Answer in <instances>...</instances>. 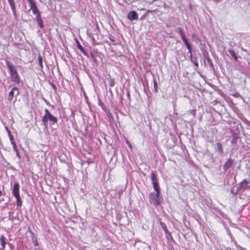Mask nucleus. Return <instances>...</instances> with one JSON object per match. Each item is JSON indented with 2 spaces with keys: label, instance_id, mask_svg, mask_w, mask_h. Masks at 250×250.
<instances>
[{
  "label": "nucleus",
  "instance_id": "obj_4",
  "mask_svg": "<svg viewBox=\"0 0 250 250\" xmlns=\"http://www.w3.org/2000/svg\"><path fill=\"white\" fill-rule=\"evenodd\" d=\"M160 192H157L155 193H151L150 194L149 198L150 202L155 206H157L160 204V201L159 199Z\"/></svg>",
  "mask_w": 250,
  "mask_h": 250
},
{
  "label": "nucleus",
  "instance_id": "obj_15",
  "mask_svg": "<svg viewBox=\"0 0 250 250\" xmlns=\"http://www.w3.org/2000/svg\"><path fill=\"white\" fill-rule=\"evenodd\" d=\"M38 61H39V64L40 66V69H42L43 68V64H42V58L41 55H39L38 57Z\"/></svg>",
  "mask_w": 250,
  "mask_h": 250
},
{
  "label": "nucleus",
  "instance_id": "obj_5",
  "mask_svg": "<svg viewBox=\"0 0 250 250\" xmlns=\"http://www.w3.org/2000/svg\"><path fill=\"white\" fill-rule=\"evenodd\" d=\"M19 94V92L18 88L16 87H14L9 93L8 97V100L11 101L13 99L14 96L18 95Z\"/></svg>",
  "mask_w": 250,
  "mask_h": 250
},
{
  "label": "nucleus",
  "instance_id": "obj_8",
  "mask_svg": "<svg viewBox=\"0 0 250 250\" xmlns=\"http://www.w3.org/2000/svg\"><path fill=\"white\" fill-rule=\"evenodd\" d=\"M234 164V161L231 159H229L225 162L223 165V169L224 170H227L229 168H230Z\"/></svg>",
  "mask_w": 250,
  "mask_h": 250
},
{
  "label": "nucleus",
  "instance_id": "obj_29",
  "mask_svg": "<svg viewBox=\"0 0 250 250\" xmlns=\"http://www.w3.org/2000/svg\"><path fill=\"white\" fill-rule=\"evenodd\" d=\"M193 63H194V64H195V65L196 66H198V62H193Z\"/></svg>",
  "mask_w": 250,
  "mask_h": 250
},
{
  "label": "nucleus",
  "instance_id": "obj_20",
  "mask_svg": "<svg viewBox=\"0 0 250 250\" xmlns=\"http://www.w3.org/2000/svg\"><path fill=\"white\" fill-rule=\"evenodd\" d=\"M151 179L152 180V183L153 182H157L156 175L154 172H152V173L151 174Z\"/></svg>",
  "mask_w": 250,
  "mask_h": 250
},
{
  "label": "nucleus",
  "instance_id": "obj_16",
  "mask_svg": "<svg viewBox=\"0 0 250 250\" xmlns=\"http://www.w3.org/2000/svg\"><path fill=\"white\" fill-rule=\"evenodd\" d=\"M0 242H1V246L3 248H5L6 243L5 241V237L3 235H1L0 238Z\"/></svg>",
  "mask_w": 250,
  "mask_h": 250
},
{
  "label": "nucleus",
  "instance_id": "obj_2",
  "mask_svg": "<svg viewBox=\"0 0 250 250\" xmlns=\"http://www.w3.org/2000/svg\"><path fill=\"white\" fill-rule=\"evenodd\" d=\"M45 115L42 118V122L45 126H47L48 120L52 122L53 124H56L58 122L57 118L54 116L46 108L44 109Z\"/></svg>",
  "mask_w": 250,
  "mask_h": 250
},
{
  "label": "nucleus",
  "instance_id": "obj_27",
  "mask_svg": "<svg viewBox=\"0 0 250 250\" xmlns=\"http://www.w3.org/2000/svg\"><path fill=\"white\" fill-rule=\"evenodd\" d=\"M161 225L162 226V228L166 231L167 230L166 226L162 223H161Z\"/></svg>",
  "mask_w": 250,
  "mask_h": 250
},
{
  "label": "nucleus",
  "instance_id": "obj_19",
  "mask_svg": "<svg viewBox=\"0 0 250 250\" xmlns=\"http://www.w3.org/2000/svg\"><path fill=\"white\" fill-rule=\"evenodd\" d=\"M7 131H8V135H9V139L10 140V141H11V144H12V142H15L14 141V138H13V135L11 134L10 131L7 128H6Z\"/></svg>",
  "mask_w": 250,
  "mask_h": 250
},
{
  "label": "nucleus",
  "instance_id": "obj_13",
  "mask_svg": "<svg viewBox=\"0 0 250 250\" xmlns=\"http://www.w3.org/2000/svg\"><path fill=\"white\" fill-rule=\"evenodd\" d=\"M183 41L184 43H185V45L186 46V47L188 49L189 53H191V46H190V44H189V43L188 42L187 39H186L184 40Z\"/></svg>",
  "mask_w": 250,
  "mask_h": 250
},
{
  "label": "nucleus",
  "instance_id": "obj_26",
  "mask_svg": "<svg viewBox=\"0 0 250 250\" xmlns=\"http://www.w3.org/2000/svg\"><path fill=\"white\" fill-rule=\"evenodd\" d=\"M249 183V182L247 180H244L242 181V182L241 183V184L242 185H244V184H245V185H247V184H248Z\"/></svg>",
  "mask_w": 250,
  "mask_h": 250
},
{
  "label": "nucleus",
  "instance_id": "obj_3",
  "mask_svg": "<svg viewBox=\"0 0 250 250\" xmlns=\"http://www.w3.org/2000/svg\"><path fill=\"white\" fill-rule=\"evenodd\" d=\"M19 190L20 185L18 183H15L14 184L12 193L14 196L16 198L17 205L21 207L22 205V201L20 196Z\"/></svg>",
  "mask_w": 250,
  "mask_h": 250
},
{
  "label": "nucleus",
  "instance_id": "obj_10",
  "mask_svg": "<svg viewBox=\"0 0 250 250\" xmlns=\"http://www.w3.org/2000/svg\"><path fill=\"white\" fill-rule=\"evenodd\" d=\"M216 147L215 148V151L216 152L222 153L223 152V148L222 144L218 142L216 143Z\"/></svg>",
  "mask_w": 250,
  "mask_h": 250
},
{
  "label": "nucleus",
  "instance_id": "obj_11",
  "mask_svg": "<svg viewBox=\"0 0 250 250\" xmlns=\"http://www.w3.org/2000/svg\"><path fill=\"white\" fill-rule=\"evenodd\" d=\"M177 33L180 35L183 41L186 39L185 34L181 28H177Z\"/></svg>",
  "mask_w": 250,
  "mask_h": 250
},
{
  "label": "nucleus",
  "instance_id": "obj_17",
  "mask_svg": "<svg viewBox=\"0 0 250 250\" xmlns=\"http://www.w3.org/2000/svg\"><path fill=\"white\" fill-rule=\"evenodd\" d=\"M229 54H230V55L233 58V59L235 60H237V57L235 54V52L233 50H231V49L229 50Z\"/></svg>",
  "mask_w": 250,
  "mask_h": 250
},
{
  "label": "nucleus",
  "instance_id": "obj_21",
  "mask_svg": "<svg viewBox=\"0 0 250 250\" xmlns=\"http://www.w3.org/2000/svg\"><path fill=\"white\" fill-rule=\"evenodd\" d=\"M109 84L111 87H113L114 85V80L110 79L109 80Z\"/></svg>",
  "mask_w": 250,
  "mask_h": 250
},
{
  "label": "nucleus",
  "instance_id": "obj_25",
  "mask_svg": "<svg viewBox=\"0 0 250 250\" xmlns=\"http://www.w3.org/2000/svg\"><path fill=\"white\" fill-rule=\"evenodd\" d=\"M157 83H156V81L154 80V87L155 88V91L156 92H157Z\"/></svg>",
  "mask_w": 250,
  "mask_h": 250
},
{
  "label": "nucleus",
  "instance_id": "obj_9",
  "mask_svg": "<svg viewBox=\"0 0 250 250\" xmlns=\"http://www.w3.org/2000/svg\"><path fill=\"white\" fill-rule=\"evenodd\" d=\"M8 1L11 6L13 15H14L15 18L16 19L17 15V13H16V7H15L14 0H8Z\"/></svg>",
  "mask_w": 250,
  "mask_h": 250
},
{
  "label": "nucleus",
  "instance_id": "obj_23",
  "mask_svg": "<svg viewBox=\"0 0 250 250\" xmlns=\"http://www.w3.org/2000/svg\"><path fill=\"white\" fill-rule=\"evenodd\" d=\"M36 14L37 15V21H39L41 20L42 18H41V15H40V13L39 11L38 12V13H36Z\"/></svg>",
  "mask_w": 250,
  "mask_h": 250
},
{
  "label": "nucleus",
  "instance_id": "obj_30",
  "mask_svg": "<svg viewBox=\"0 0 250 250\" xmlns=\"http://www.w3.org/2000/svg\"><path fill=\"white\" fill-rule=\"evenodd\" d=\"M16 152L17 156L20 158V156L19 155L18 150L17 151H16Z\"/></svg>",
  "mask_w": 250,
  "mask_h": 250
},
{
  "label": "nucleus",
  "instance_id": "obj_24",
  "mask_svg": "<svg viewBox=\"0 0 250 250\" xmlns=\"http://www.w3.org/2000/svg\"><path fill=\"white\" fill-rule=\"evenodd\" d=\"M12 145H13V149H14V151L15 152L17 151H18V149H17L16 145L15 144V142H12Z\"/></svg>",
  "mask_w": 250,
  "mask_h": 250
},
{
  "label": "nucleus",
  "instance_id": "obj_14",
  "mask_svg": "<svg viewBox=\"0 0 250 250\" xmlns=\"http://www.w3.org/2000/svg\"><path fill=\"white\" fill-rule=\"evenodd\" d=\"M153 187L156 192H160V189L158 184L157 182H153Z\"/></svg>",
  "mask_w": 250,
  "mask_h": 250
},
{
  "label": "nucleus",
  "instance_id": "obj_12",
  "mask_svg": "<svg viewBox=\"0 0 250 250\" xmlns=\"http://www.w3.org/2000/svg\"><path fill=\"white\" fill-rule=\"evenodd\" d=\"M183 41L184 43H185V45L186 46V47L188 49L189 53H191V46H190V44H189V43L188 42L187 39H186L184 40Z\"/></svg>",
  "mask_w": 250,
  "mask_h": 250
},
{
  "label": "nucleus",
  "instance_id": "obj_1",
  "mask_svg": "<svg viewBox=\"0 0 250 250\" xmlns=\"http://www.w3.org/2000/svg\"><path fill=\"white\" fill-rule=\"evenodd\" d=\"M6 63L10 71L11 81L16 84L20 83V77L15 66L8 61Z\"/></svg>",
  "mask_w": 250,
  "mask_h": 250
},
{
  "label": "nucleus",
  "instance_id": "obj_22",
  "mask_svg": "<svg viewBox=\"0 0 250 250\" xmlns=\"http://www.w3.org/2000/svg\"><path fill=\"white\" fill-rule=\"evenodd\" d=\"M38 22L40 28L43 27V24L42 20L38 21Z\"/></svg>",
  "mask_w": 250,
  "mask_h": 250
},
{
  "label": "nucleus",
  "instance_id": "obj_7",
  "mask_svg": "<svg viewBox=\"0 0 250 250\" xmlns=\"http://www.w3.org/2000/svg\"><path fill=\"white\" fill-rule=\"evenodd\" d=\"M127 18L131 21L137 20L138 19V14L135 11H131L129 12Z\"/></svg>",
  "mask_w": 250,
  "mask_h": 250
},
{
  "label": "nucleus",
  "instance_id": "obj_18",
  "mask_svg": "<svg viewBox=\"0 0 250 250\" xmlns=\"http://www.w3.org/2000/svg\"><path fill=\"white\" fill-rule=\"evenodd\" d=\"M77 46L78 48L81 50V51L83 53L84 55H86V53L83 49V48L82 46V45L80 44L79 42H77Z\"/></svg>",
  "mask_w": 250,
  "mask_h": 250
},
{
  "label": "nucleus",
  "instance_id": "obj_6",
  "mask_svg": "<svg viewBox=\"0 0 250 250\" xmlns=\"http://www.w3.org/2000/svg\"><path fill=\"white\" fill-rule=\"evenodd\" d=\"M28 3H29L30 9L32 10V12L34 14L36 15V13H38L39 12V10L36 6V4L34 1V0H27Z\"/></svg>",
  "mask_w": 250,
  "mask_h": 250
},
{
  "label": "nucleus",
  "instance_id": "obj_31",
  "mask_svg": "<svg viewBox=\"0 0 250 250\" xmlns=\"http://www.w3.org/2000/svg\"><path fill=\"white\" fill-rule=\"evenodd\" d=\"M214 1H216V2H218L220 0H213Z\"/></svg>",
  "mask_w": 250,
  "mask_h": 250
},
{
  "label": "nucleus",
  "instance_id": "obj_28",
  "mask_svg": "<svg viewBox=\"0 0 250 250\" xmlns=\"http://www.w3.org/2000/svg\"><path fill=\"white\" fill-rule=\"evenodd\" d=\"M126 143L128 145L129 147H131V145L130 143L127 140L126 141Z\"/></svg>",
  "mask_w": 250,
  "mask_h": 250
}]
</instances>
